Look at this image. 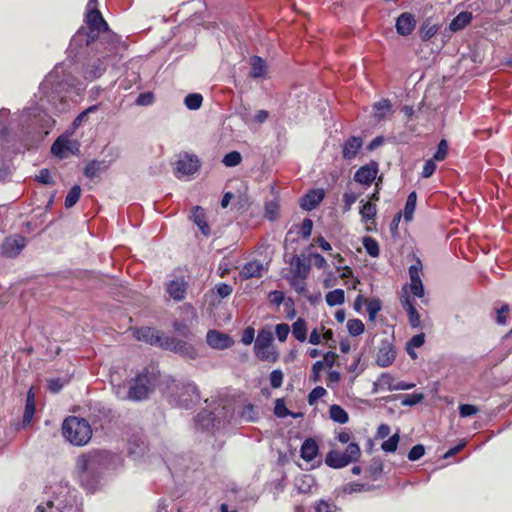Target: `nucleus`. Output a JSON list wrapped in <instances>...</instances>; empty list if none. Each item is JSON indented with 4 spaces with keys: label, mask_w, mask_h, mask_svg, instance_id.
I'll list each match as a JSON object with an SVG mask.
<instances>
[{
    "label": "nucleus",
    "mask_w": 512,
    "mask_h": 512,
    "mask_svg": "<svg viewBox=\"0 0 512 512\" xmlns=\"http://www.w3.org/2000/svg\"><path fill=\"white\" fill-rule=\"evenodd\" d=\"M62 434L73 445L83 446L91 439L92 430L86 419L70 416L63 422Z\"/></svg>",
    "instance_id": "obj_1"
},
{
    "label": "nucleus",
    "mask_w": 512,
    "mask_h": 512,
    "mask_svg": "<svg viewBox=\"0 0 512 512\" xmlns=\"http://www.w3.org/2000/svg\"><path fill=\"white\" fill-rule=\"evenodd\" d=\"M157 376L145 368L133 380V384L128 391V398L134 401H141L148 398L149 394L154 391Z\"/></svg>",
    "instance_id": "obj_2"
},
{
    "label": "nucleus",
    "mask_w": 512,
    "mask_h": 512,
    "mask_svg": "<svg viewBox=\"0 0 512 512\" xmlns=\"http://www.w3.org/2000/svg\"><path fill=\"white\" fill-rule=\"evenodd\" d=\"M273 334L270 329H261L254 344V352L258 359L274 363L278 360L279 354L272 346Z\"/></svg>",
    "instance_id": "obj_3"
},
{
    "label": "nucleus",
    "mask_w": 512,
    "mask_h": 512,
    "mask_svg": "<svg viewBox=\"0 0 512 512\" xmlns=\"http://www.w3.org/2000/svg\"><path fill=\"white\" fill-rule=\"evenodd\" d=\"M26 245V238L20 235L7 237L1 247V253L8 258H14Z\"/></svg>",
    "instance_id": "obj_4"
},
{
    "label": "nucleus",
    "mask_w": 512,
    "mask_h": 512,
    "mask_svg": "<svg viewBox=\"0 0 512 512\" xmlns=\"http://www.w3.org/2000/svg\"><path fill=\"white\" fill-rule=\"evenodd\" d=\"M379 168L378 163L370 161L361 166L354 174V180L362 185L369 186L376 179Z\"/></svg>",
    "instance_id": "obj_5"
},
{
    "label": "nucleus",
    "mask_w": 512,
    "mask_h": 512,
    "mask_svg": "<svg viewBox=\"0 0 512 512\" xmlns=\"http://www.w3.org/2000/svg\"><path fill=\"white\" fill-rule=\"evenodd\" d=\"M134 336L137 340L143 341L149 345L159 346L162 348L164 340L167 336L160 334L158 330L151 327H142L135 330Z\"/></svg>",
    "instance_id": "obj_6"
},
{
    "label": "nucleus",
    "mask_w": 512,
    "mask_h": 512,
    "mask_svg": "<svg viewBox=\"0 0 512 512\" xmlns=\"http://www.w3.org/2000/svg\"><path fill=\"white\" fill-rule=\"evenodd\" d=\"M396 358V350L389 340H383L376 355V363L380 367H389Z\"/></svg>",
    "instance_id": "obj_7"
},
{
    "label": "nucleus",
    "mask_w": 512,
    "mask_h": 512,
    "mask_svg": "<svg viewBox=\"0 0 512 512\" xmlns=\"http://www.w3.org/2000/svg\"><path fill=\"white\" fill-rule=\"evenodd\" d=\"M325 197L323 189H312L308 191L300 200V207L303 210L311 211L315 209Z\"/></svg>",
    "instance_id": "obj_8"
},
{
    "label": "nucleus",
    "mask_w": 512,
    "mask_h": 512,
    "mask_svg": "<svg viewBox=\"0 0 512 512\" xmlns=\"http://www.w3.org/2000/svg\"><path fill=\"white\" fill-rule=\"evenodd\" d=\"M209 346L215 349H227L233 344V340L224 333L210 330L206 336Z\"/></svg>",
    "instance_id": "obj_9"
},
{
    "label": "nucleus",
    "mask_w": 512,
    "mask_h": 512,
    "mask_svg": "<svg viewBox=\"0 0 512 512\" xmlns=\"http://www.w3.org/2000/svg\"><path fill=\"white\" fill-rule=\"evenodd\" d=\"M363 146V139L358 136L348 138L342 146V156L346 160L354 159Z\"/></svg>",
    "instance_id": "obj_10"
},
{
    "label": "nucleus",
    "mask_w": 512,
    "mask_h": 512,
    "mask_svg": "<svg viewBox=\"0 0 512 512\" xmlns=\"http://www.w3.org/2000/svg\"><path fill=\"white\" fill-rule=\"evenodd\" d=\"M189 283L183 278L172 280L167 286V293L176 301L184 299Z\"/></svg>",
    "instance_id": "obj_11"
},
{
    "label": "nucleus",
    "mask_w": 512,
    "mask_h": 512,
    "mask_svg": "<svg viewBox=\"0 0 512 512\" xmlns=\"http://www.w3.org/2000/svg\"><path fill=\"white\" fill-rule=\"evenodd\" d=\"M266 267L261 261L254 260L247 262L240 271V276L243 279L259 278L263 275Z\"/></svg>",
    "instance_id": "obj_12"
},
{
    "label": "nucleus",
    "mask_w": 512,
    "mask_h": 512,
    "mask_svg": "<svg viewBox=\"0 0 512 512\" xmlns=\"http://www.w3.org/2000/svg\"><path fill=\"white\" fill-rule=\"evenodd\" d=\"M194 224L206 238L212 235V229L209 224L205 211L200 206H194Z\"/></svg>",
    "instance_id": "obj_13"
},
{
    "label": "nucleus",
    "mask_w": 512,
    "mask_h": 512,
    "mask_svg": "<svg viewBox=\"0 0 512 512\" xmlns=\"http://www.w3.org/2000/svg\"><path fill=\"white\" fill-rule=\"evenodd\" d=\"M415 26V18L410 13H402L396 20V30L403 36L411 34Z\"/></svg>",
    "instance_id": "obj_14"
},
{
    "label": "nucleus",
    "mask_w": 512,
    "mask_h": 512,
    "mask_svg": "<svg viewBox=\"0 0 512 512\" xmlns=\"http://www.w3.org/2000/svg\"><path fill=\"white\" fill-rule=\"evenodd\" d=\"M72 144L77 145L76 142H72L69 139L65 138L64 136H59L51 146V153L59 157L60 159H63L67 157V151L75 153V151L71 147Z\"/></svg>",
    "instance_id": "obj_15"
},
{
    "label": "nucleus",
    "mask_w": 512,
    "mask_h": 512,
    "mask_svg": "<svg viewBox=\"0 0 512 512\" xmlns=\"http://www.w3.org/2000/svg\"><path fill=\"white\" fill-rule=\"evenodd\" d=\"M106 71L105 63L102 59H95L84 68V77L88 80L99 78Z\"/></svg>",
    "instance_id": "obj_16"
},
{
    "label": "nucleus",
    "mask_w": 512,
    "mask_h": 512,
    "mask_svg": "<svg viewBox=\"0 0 512 512\" xmlns=\"http://www.w3.org/2000/svg\"><path fill=\"white\" fill-rule=\"evenodd\" d=\"M162 348L166 350H171L177 354L187 356L189 355L190 347L186 342L176 340L172 337H166V340H164L162 344Z\"/></svg>",
    "instance_id": "obj_17"
},
{
    "label": "nucleus",
    "mask_w": 512,
    "mask_h": 512,
    "mask_svg": "<svg viewBox=\"0 0 512 512\" xmlns=\"http://www.w3.org/2000/svg\"><path fill=\"white\" fill-rule=\"evenodd\" d=\"M87 23L89 28L107 31L109 29L107 22L102 17L98 9H89L87 13Z\"/></svg>",
    "instance_id": "obj_18"
},
{
    "label": "nucleus",
    "mask_w": 512,
    "mask_h": 512,
    "mask_svg": "<svg viewBox=\"0 0 512 512\" xmlns=\"http://www.w3.org/2000/svg\"><path fill=\"white\" fill-rule=\"evenodd\" d=\"M401 304H402V307L403 309L407 312L408 314V319H409V323L410 325L413 327V328H418L420 326V316H419V313L417 312L412 300L410 299L409 296H405L402 300H401Z\"/></svg>",
    "instance_id": "obj_19"
},
{
    "label": "nucleus",
    "mask_w": 512,
    "mask_h": 512,
    "mask_svg": "<svg viewBox=\"0 0 512 512\" xmlns=\"http://www.w3.org/2000/svg\"><path fill=\"white\" fill-rule=\"evenodd\" d=\"M384 390L395 391V380L394 377L389 373H382L373 383L374 393Z\"/></svg>",
    "instance_id": "obj_20"
},
{
    "label": "nucleus",
    "mask_w": 512,
    "mask_h": 512,
    "mask_svg": "<svg viewBox=\"0 0 512 512\" xmlns=\"http://www.w3.org/2000/svg\"><path fill=\"white\" fill-rule=\"evenodd\" d=\"M318 444L312 438L306 439L301 445V457L307 462H310L315 459L318 454Z\"/></svg>",
    "instance_id": "obj_21"
},
{
    "label": "nucleus",
    "mask_w": 512,
    "mask_h": 512,
    "mask_svg": "<svg viewBox=\"0 0 512 512\" xmlns=\"http://www.w3.org/2000/svg\"><path fill=\"white\" fill-rule=\"evenodd\" d=\"M325 463L335 469H340L350 464L344 454L336 450H332L326 455Z\"/></svg>",
    "instance_id": "obj_22"
},
{
    "label": "nucleus",
    "mask_w": 512,
    "mask_h": 512,
    "mask_svg": "<svg viewBox=\"0 0 512 512\" xmlns=\"http://www.w3.org/2000/svg\"><path fill=\"white\" fill-rule=\"evenodd\" d=\"M291 276L307 278L310 266L299 256H294L291 261Z\"/></svg>",
    "instance_id": "obj_23"
},
{
    "label": "nucleus",
    "mask_w": 512,
    "mask_h": 512,
    "mask_svg": "<svg viewBox=\"0 0 512 512\" xmlns=\"http://www.w3.org/2000/svg\"><path fill=\"white\" fill-rule=\"evenodd\" d=\"M146 451H147V444L143 439H141L139 437H133L130 440L128 452L135 459L143 457L144 454L146 453Z\"/></svg>",
    "instance_id": "obj_24"
},
{
    "label": "nucleus",
    "mask_w": 512,
    "mask_h": 512,
    "mask_svg": "<svg viewBox=\"0 0 512 512\" xmlns=\"http://www.w3.org/2000/svg\"><path fill=\"white\" fill-rule=\"evenodd\" d=\"M35 395L32 389H30L27 393L26 405L23 415V426H27L31 423V420L35 413Z\"/></svg>",
    "instance_id": "obj_25"
},
{
    "label": "nucleus",
    "mask_w": 512,
    "mask_h": 512,
    "mask_svg": "<svg viewBox=\"0 0 512 512\" xmlns=\"http://www.w3.org/2000/svg\"><path fill=\"white\" fill-rule=\"evenodd\" d=\"M472 20L471 12H460L450 23L449 28L451 31H459L465 28Z\"/></svg>",
    "instance_id": "obj_26"
},
{
    "label": "nucleus",
    "mask_w": 512,
    "mask_h": 512,
    "mask_svg": "<svg viewBox=\"0 0 512 512\" xmlns=\"http://www.w3.org/2000/svg\"><path fill=\"white\" fill-rule=\"evenodd\" d=\"M380 487H376L374 485H371L369 482H354L349 483L343 487V493L344 494H351V493H357V492H368L373 491L376 489H379Z\"/></svg>",
    "instance_id": "obj_27"
},
{
    "label": "nucleus",
    "mask_w": 512,
    "mask_h": 512,
    "mask_svg": "<svg viewBox=\"0 0 512 512\" xmlns=\"http://www.w3.org/2000/svg\"><path fill=\"white\" fill-rule=\"evenodd\" d=\"M251 71L250 75L253 78H261L266 74V63L259 56H253L250 60Z\"/></svg>",
    "instance_id": "obj_28"
},
{
    "label": "nucleus",
    "mask_w": 512,
    "mask_h": 512,
    "mask_svg": "<svg viewBox=\"0 0 512 512\" xmlns=\"http://www.w3.org/2000/svg\"><path fill=\"white\" fill-rule=\"evenodd\" d=\"M240 116L247 125H251L253 123L262 124L268 119L269 113L262 109L258 110L253 117L247 111L240 112Z\"/></svg>",
    "instance_id": "obj_29"
},
{
    "label": "nucleus",
    "mask_w": 512,
    "mask_h": 512,
    "mask_svg": "<svg viewBox=\"0 0 512 512\" xmlns=\"http://www.w3.org/2000/svg\"><path fill=\"white\" fill-rule=\"evenodd\" d=\"M62 502L58 503L57 507H54L53 501H47L45 505H38L35 512H80L73 508V506L63 505Z\"/></svg>",
    "instance_id": "obj_30"
},
{
    "label": "nucleus",
    "mask_w": 512,
    "mask_h": 512,
    "mask_svg": "<svg viewBox=\"0 0 512 512\" xmlns=\"http://www.w3.org/2000/svg\"><path fill=\"white\" fill-rule=\"evenodd\" d=\"M359 213L361 215V221L366 223L375 218L377 213L376 205L371 201H361Z\"/></svg>",
    "instance_id": "obj_31"
},
{
    "label": "nucleus",
    "mask_w": 512,
    "mask_h": 512,
    "mask_svg": "<svg viewBox=\"0 0 512 512\" xmlns=\"http://www.w3.org/2000/svg\"><path fill=\"white\" fill-rule=\"evenodd\" d=\"M292 334L300 342H304L307 339V326L303 318H298L292 324Z\"/></svg>",
    "instance_id": "obj_32"
},
{
    "label": "nucleus",
    "mask_w": 512,
    "mask_h": 512,
    "mask_svg": "<svg viewBox=\"0 0 512 512\" xmlns=\"http://www.w3.org/2000/svg\"><path fill=\"white\" fill-rule=\"evenodd\" d=\"M330 418L339 424H345L349 420L348 413L339 405L333 404L329 409Z\"/></svg>",
    "instance_id": "obj_33"
},
{
    "label": "nucleus",
    "mask_w": 512,
    "mask_h": 512,
    "mask_svg": "<svg viewBox=\"0 0 512 512\" xmlns=\"http://www.w3.org/2000/svg\"><path fill=\"white\" fill-rule=\"evenodd\" d=\"M106 168L104 161L93 160L84 168V175L90 179L98 176Z\"/></svg>",
    "instance_id": "obj_34"
},
{
    "label": "nucleus",
    "mask_w": 512,
    "mask_h": 512,
    "mask_svg": "<svg viewBox=\"0 0 512 512\" xmlns=\"http://www.w3.org/2000/svg\"><path fill=\"white\" fill-rule=\"evenodd\" d=\"M374 115L378 120L385 118L387 115L392 113L391 103L387 99H383L373 106Z\"/></svg>",
    "instance_id": "obj_35"
},
{
    "label": "nucleus",
    "mask_w": 512,
    "mask_h": 512,
    "mask_svg": "<svg viewBox=\"0 0 512 512\" xmlns=\"http://www.w3.org/2000/svg\"><path fill=\"white\" fill-rule=\"evenodd\" d=\"M185 157L186 160L179 159L176 164L175 173L179 178L192 172V156L186 154Z\"/></svg>",
    "instance_id": "obj_36"
},
{
    "label": "nucleus",
    "mask_w": 512,
    "mask_h": 512,
    "mask_svg": "<svg viewBox=\"0 0 512 512\" xmlns=\"http://www.w3.org/2000/svg\"><path fill=\"white\" fill-rule=\"evenodd\" d=\"M325 300L328 306L341 305L345 301V292L339 288L334 289L326 294Z\"/></svg>",
    "instance_id": "obj_37"
},
{
    "label": "nucleus",
    "mask_w": 512,
    "mask_h": 512,
    "mask_svg": "<svg viewBox=\"0 0 512 512\" xmlns=\"http://www.w3.org/2000/svg\"><path fill=\"white\" fill-rule=\"evenodd\" d=\"M417 194L415 191H412L406 200L404 207V219L409 222L413 218V214L416 208Z\"/></svg>",
    "instance_id": "obj_38"
},
{
    "label": "nucleus",
    "mask_w": 512,
    "mask_h": 512,
    "mask_svg": "<svg viewBox=\"0 0 512 512\" xmlns=\"http://www.w3.org/2000/svg\"><path fill=\"white\" fill-rule=\"evenodd\" d=\"M349 463L357 462L361 457V450L357 443L351 442L346 447L345 451L342 452Z\"/></svg>",
    "instance_id": "obj_39"
},
{
    "label": "nucleus",
    "mask_w": 512,
    "mask_h": 512,
    "mask_svg": "<svg viewBox=\"0 0 512 512\" xmlns=\"http://www.w3.org/2000/svg\"><path fill=\"white\" fill-rule=\"evenodd\" d=\"M362 244L368 255L371 257H378L380 254L379 244L378 242L369 236L363 237Z\"/></svg>",
    "instance_id": "obj_40"
},
{
    "label": "nucleus",
    "mask_w": 512,
    "mask_h": 512,
    "mask_svg": "<svg viewBox=\"0 0 512 512\" xmlns=\"http://www.w3.org/2000/svg\"><path fill=\"white\" fill-rule=\"evenodd\" d=\"M197 417V422L203 429L209 430L216 426V417L211 412L199 413Z\"/></svg>",
    "instance_id": "obj_41"
},
{
    "label": "nucleus",
    "mask_w": 512,
    "mask_h": 512,
    "mask_svg": "<svg viewBox=\"0 0 512 512\" xmlns=\"http://www.w3.org/2000/svg\"><path fill=\"white\" fill-rule=\"evenodd\" d=\"M289 283L291 287L299 294L306 296L307 287H306V278L304 277H295L290 276Z\"/></svg>",
    "instance_id": "obj_42"
},
{
    "label": "nucleus",
    "mask_w": 512,
    "mask_h": 512,
    "mask_svg": "<svg viewBox=\"0 0 512 512\" xmlns=\"http://www.w3.org/2000/svg\"><path fill=\"white\" fill-rule=\"evenodd\" d=\"M400 441L399 432H396L381 444V449L386 453H393L397 450Z\"/></svg>",
    "instance_id": "obj_43"
},
{
    "label": "nucleus",
    "mask_w": 512,
    "mask_h": 512,
    "mask_svg": "<svg viewBox=\"0 0 512 512\" xmlns=\"http://www.w3.org/2000/svg\"><path fill=\"white\" fill-rule=\"evenodd\" d=\"M81 195V187L79 185H74L70 191L68 192L65 198V207L67 209L72 208L79 200Z\"/></svg>",
    "instance_id": "obj_44"
},
{
    "label": "nucleus",
    "mask_w": 512,
    "mask_h": 512,
    "mask_svg": "<svg viewBox=\"0 0 512 512\" xmlns=\"http://www.w3.org/2000/svg\"><path fill=\"white\" fill-rule=\"evenodd\" d=\"M279 216V203L276 199L266 202L265 204V217L274 221Z\"/></svg>",
    "instance_id": "obj_45"
},
{
    "label": "nucleus",
    "mask_w": 512,
    "mask_h": 512,
    "mask_svg": "<svg viewBox=\"0 0 512 512\" xmlns=\"http://www.w3.org/2000/svg\"><path fill=\"white\" fill-rule=\"evenodd\" d=\"M347 330L351 336H359L364 330L365 326L360 319H350L347 321Z\"/></svg>",
    "instance_id": "obj_46"
},
{
    "label": "nucleus",
    "mask_w": 512,
    "mask_h": 512,
    "mask_svg": "<svg viewBox=\"0 0 512 512\" xmlns=\"http://www.w3.org/2000/svg\"><path fill=\"white\" fill-rule=\"evenodd\" d=\"M366 302L369 320L374 321L376 319L377 314L381 311L382 303L377 298L369 299Z\"/></svg>",
    "instance_id": "obj_47"
},
{
    "label": "nucleus",
    "mask_w": 512,
    "mask_h": 512,
    "mask_svg": "<svg viewBox=\"0 0 512 512\" xmlns=\"http://www.w3.org/2000/svg\"><path fill=\"white\" fill-rule=\"evenodd\" d=\"M242 161V156L238 151H232L227 153L222 160V163L226 167H235L239 165Z\"/></svg>",
    "instance_id": "obj_48"
},
{
    "label": "nucleus",
    "mask_w": 512,
    "mask_h": 512,
    "mask_svg": "<svg viewBox=\"0 0 512 512\" xmlns=\"http://www.w3.org/2000/svg\"><path fill=\"white\" fill-rule=\"evenodd\" d=\"M100 31L101 30L94 29V28H89L88 32H86L85 29H80L77 32V37L85 36L86 37V40H85L86 45L89 46L98 39Z\"/></svg>",
    "instance_id": "obj_49"
},
{
    "label": "nucleus",
    "mask_w": 512,
    "mask_h": 512,
    "mask_svg": "<svg viewBox=\"0 0 512 512\" xmlns=\"http://www.w3.org/2000/svg\"><path fill=\"white\" fill-rule=\"evenodd\" d=\"M69 382V378H51L47 380L48 389L52 393H58L65 384Z\"/></svg>",
    "instance_id": "obj_50"
},
{
    "label": "nucleus",
    "mask_w": 512,
    "mask_h": 512,
    "mask_svg": "<svg viewBox=\"0 0 512 512\" xmlns=\"http://www.w3.org/2000/svg\"><path fill=\"white\" fill-rule=\"evenodd\" d=\"M284 374L280 369L273 370L269 375L270 385L274 389H278L282 386Z\"/></svg>",
    "instance_id": "obj_51"
},
{
    "label": "nucleus",
    "mask_w": 512,
    "mask_h": 512,
    "mask_svg": "<svg viewBox=\"0 0 512 512\" xmlns=\"http://www.w3.org/2000/svg\"><path fill=\"white\" fill-rule=\"evenodd\" d=\"M274 414L278 418H285L290 414V410L287 409L285 402L282 398L275 400Z\"/></svg>",
    "instance_id": "obj_52"
},
{
    "label": "nucleus",
    "mask_w": 512,
    "mask_h": 512,
    "mask_svg": "<svg viewBox=\"0 0 512 512\" xmlns=\"http://www.w3.org/2000/svg\"><path fill=\"white\" fill-rule=\"evenodd\" d=\"M424 395L422 393H413L410 395H405L401 401V404L403 406H414L416 404H419L423 401Z\"/></svg>",
    "instance_id": "obj_53"
},
{
    "label": "nucleus",
    "mask_w": 512,
    "mask_h": 512,
    "mask_svg": "<svg viewBox=\"0 0 512 512\" xmlns=\"http://www.w3.org/2000/svg\"><path fill=\"white\" fill-rule=\"evenodd\" d=\"M409 288L411 293L418 297L423 298L425 294L424 285L421 279L410 281Z\"/></svg>",
    "instance_id": "obj_54"
},
{
    "label": "nucleus",
    "mask_w": 512,
    "mask_h": 512,
    "mask_svg": "<svg viewBox=\"0 0 512 512\" xmlns=\"http://www.w3.org/2000/svg\"><path fill=\"white\" fill-rule=\"evenodd\" d=\"M312 229L313 221L310 218H305L300 225L298 233L302 236L303 239H308L311 236Z\"/></svg>",
    "instance_id": "obj_55"
},
{
    "label": "nucleus",
    "mask_w": 512,
    "mask_h": 512,
    "mask_svg": "<svg viewBox=\"0 0 512 512\" xmlns=\"http://www.w3.org/2000/svg\"><path fill=\"white\" fill-rule=\"evenodd\" d=\"M359 195L353 191H346L343 194L344 212L351 209L352 205L357 201Z\"/></svg>",
    "instance_id": "obj_56"
},
{
    "label": "nucleus",
    "mask_w": 512,
    "mask_h": 512,
    "mask_svg": "<svg viewBox=\"0 0 512 512\" xmlns=\"http://www.w3.org/2000/svg\"><path fill=\"white\" fill-rule=\"evenodd\" d=\"M290 332V327L286 323L277 324L275 327V334L280 342L286 341Z\"/></svg>",
    "instance_id": "obj_57"
},
{
    "label": "nucleus",
    "mask_w": 512,
    "mask_h": 512,
    "mask_svg": "<svg viewBox=\"0 0 512 512\" xmlns=\"http://www.w3.org/2000/svg\"><path fill=\"white\" fill-rule=\"evenodd\" d=\"M448 153V144L446 140H441L438 144L437 150L433 155V159L436 161H442L446 158Z\"/></svg>",
    "instance_id": "obj_58"
},
{
    "label": "nucleus",
    "mask_w": 512,
    "mask_h": 512,
    "mask_svg": "<svg viewBox=\"0 0 512 512\" xmlns=\"http://www.w3.org/2000/svg\"><path fill=\"white\" fill-rule=\"evenodd\" d=\"M425 454V447L422 444H417L408 452V459L410 461H417Z\"/></svg>",
    "instance_id": "obj_59"
},
{
    "label": "nucleus",
    "mask_w": 512,
    "mask_h": 512,
    "mask_svg": "<svg viewBox=\"0 0 512 512\" xmlns=\"http://www.w3.org/2000/svg\"><path fill=\"white\" fill-rule=\"evenodd\" d=\"M478 407L472 404H461L459 406V414L461 417L466 418L477 414Z\"/></svg>",
    "instance_id": "obj_60"
},
{
    "label": "nucleus",
    "mask_w": 512,
    "mask_h": 512,
    "mask_svg": "<svg viewBox=\"0 0 512 512\" xmlns=\"http://www.w3.org/2000/svg\"><path fill=\"white\" fill-rule=\"evenodd\" d=\"M326 390L321 387V386H317L315 387L308 395V403L310 405H313L316 403L317 400H319L320 398H322L323 396L326 395Z\"/></svg>",
    "instance_id": "obj_61"
},
{
    "label": "nucleus",
    "mask_w": 512,
    "mask_h": 512,
    "mask_svg": "<svg viewBox=\"0 0 512 512\" xmlns=\"http://www.w3.org/2000/svg\"><path fill=\"white\" fill-rule=\"evenodd\" d=\"M36 180L44 185H52L54 184V180L51 177L50 171L47 168H42L39 171V174L36 175Z\"/></svg>",
    "instance_id": "obj_62"
},
{
    "label": "nucleus",
    "mask_w": 512,
    "mask_h": 512,
    "mask_svg": "<svg viewBox=\"0 0 512 512\" xmlns=\"http://www.w3.org/2000/svg\"><path fill=\"white\" fill-rule=\"evenodd\" d=\"M421 271H422V263L419 259H417L416 262L414 264H412L408 270L410 281L421 279V276H420Z\"/></svg>",
    "instance_id": "obj_63"
},
{
    "label": "nucleus",
    "mask_w": 512,
    "mask_h": 512,
    "mask_svg": "<svg viewBox=\"0 0 512 512\" xmlns=\"http://www.w3.org/2000/svg\"><path fill=\"white\" fill-rule=\"evenodd\" d=\"M337 507L333 503L320 500L315 504V512H335Z\"/></svg>",
    "instance_id": "obj_64"
}]
</instances>
